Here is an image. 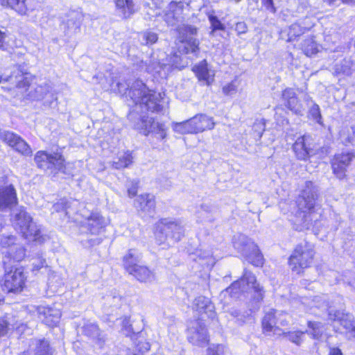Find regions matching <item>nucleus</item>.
<instances>
[{
	"label": "nucleus",
	"mask_w": 355,
	"mask_h": 355,
	"mask_svg": "<svg viewBox=\"0 0 355 355\" xmlns=\"http://www.w3.org/2000/svg\"><path fill=\"white\" fill-rule=\"evenodd\" d=\"M141 254L135 249H130L123 257V262L125 270L128 273H134V270L139 266Z\"/></svg>",
	"instance_id": "obj_20"
},
{
	"label": "nucleus",
	"mask_w": 355,
	"mask_h": 355,
	"mask_svg": "<svg viewBox=\"0 0 355 355\" xmlns=\"http://www.w3.org/2000/svg\"><path fill=\"white\" fill-rule=\"evenodd\" d=\"M85 225L91 234H97L105 226V221L103 218L98 213H92L90 216L87 218Z\"/></svg>",
	"instance_id": "obj_24"
},
{
	"label": "nucleus",
	"mask_w": 355,
	"mask_h": 355,
	"mask_svg": "<svg viewBox=\"0 0 355 355\" xmlns=\"http://www.w3.org/2000/svg\"><path fill=\"white\" fill-rule=\"evenodd\" d=\"M17 193L12 184L0 186V210L11 209L17 205Z\"/></svg>",
	"instance_id": "obj_14"
},
{
	"label": "nucleus",
	"mask_w": 355,
	"mask_h": 355,
	"mask_svg": "<svg viewBox=\"0 0 355 355\" xmlns=\"http://www.w3.org/2000/svg\"><path fill=\"white\" fill-rule=\"evenodd\" d=\"M173 130L180 134L193 133L191 119L183 122L175 123L173 125Z\"/></svg>",
	"instance_id": "obj_45"
},
{
	"label": "nucleus",
	"mask_w": 355,
	"mask_h": 355,
	"mask_svg": "<svg viewBox=\"0 0 355 355\" xmlns=\"http://www.w3.org/2000/svg\"><path fill=\"white\" fill-rule=\"evenodd\" d=\"M282 100L284 105L295 114H300L302 106L293 88L287 87L282 91Z\"/></svg>",
	"instance_id": "obj_15"
},
{
	"label": "nucleus",
	"mask_w": 355,
	"mask_h": 355,
	"mask_svg": "<svg viewBox=\"0 0 355 355\" xmlns=\"http://www.w3.org/2000/svg\"><path fill=\"white\" fill-rule=\"evenodd\" d=\"M26 250L24 248L20 245L17 244L16 245H12L10 250L3 251V253L5 254L3 260L7 261L9 263H11V261L19 262L24 259L26 255Z\"/></svg>",
	"instance_id": "obj_25"
},
{
	"label": "nucleus",
	"mask_w": 355,
	"mask_h": 355,
	"mask_svg": "<svg viewBox=\"0 0 355 355\" xmlns=\"http://www.w3.org/2000/svg\"><path fill=\"white\" fill-rule=\"evenodd\" d=\"M309 137L302 136L297 139L293 146V151L298 159L306 160L312 154Z\"/></svg>",
	"instance_id": "obj_16"
},
{
	"label": "nucleus",
	"mask_w": 355,
	"mask_h": 355,
	"mask_svg": "<svg viewBox=\"0 0 355 355\" xmlns=\"http://www.w3.org/2000/svg\"><path fill=\"white\" fill-rule=\"evenodd\" d=\"M251 244H255L250 239L244 234H239L233 238L234 248L240 251L243 255L246 254L251 248Z\"/></svg>",
	"instance_id": "obj_26"
},
{
	"label": "nucleus",
	"mask_w": 355,
	"mask_h": 355,
	"mask_svg": "<svg viewBox=\"0 0 355 355\" xmlns=\"http://www.w3.org/2000/svg\"><path fill=\"white\" fill-rule=\"evenodd\" d=\"M9 330V324L3 318H0V337L7 334Z\"/></svg>",
	"instance_id": "obj_59"
},
{
	"label": "nucleus",
	"mask_w": 355,
	"mask_h": 355,
	"mask_svg": "<svg viewBox=\"0 0 355 355\" xmlns=\"http://www.w3.org/2000/svg\"><path fill=\"white\" fill-rule=\"evenodd\" d=\"M243 256L251 264L255 266H260L263 264V256L256 244H251L250 251Z\"/></svg>",
	"instance_id": "obj_33"
},
{
	"label": "nucleus",
	"mask_w": 355,
	"mask_h": 355,
	"mask_svg": "<svg viewBox=\"0 0 355 355\" xmlns=\"http://www.w3.org/2000/svg\"><path fill=\"white\" fill-rule=\"evenodd\" d=\"M262 4L268 11L272 13L276 12L277 10L272 0H262Z\"/></svg>",
	"instance_id": "obj_60"
},
{
	"label": "nucleus",
	"mask_w": 355,
	"mask_h": 355,
	"mask_svg": "<svg viewBox=\"0 0 355 355\" xmlns=\"http://www.w3.org/2000/svg\"><path fill=\"white\" fill-rule=\"evenodd\" d=\"M191 123L193 133L202 132L206 130H211L215 125L213 118L205 114L195 116L191 119Z\"/></svg>",
	"instance_id": "obj_18"
},
{
	"label": "nucleus",
	"mask_w": 355,
	"mask_h": 355,
	"mask_svg": "<svg viewBox=\"0 0 355 355\" xmlns=\"http://www.w3.org/2000/svg\"><path fill=\"white\" fill-rule=\"evenodd\" d=\"M35 355H52V351L47 340H40L36 343Z\"/></svg>",
	"instance_id": "obj_41"
},
{
	"label": "nucleus",
	"mask_w": 355,
	"mask_h": 355,
	"mask_svg": "<svg viewBox=\"0 0 355 355\" xmlns=\"http://www.w3.org/2000/svg\"><path fill=\"white\" fill-rule=\"evenodd\" d=\"M306 30L305 28L302 27L298 24H293L287 29L281 33V37L286 40L287 42H291L304 34Z\"/></svg>",
	"instance_id": "obj_28"
},
{
	"label": "nucleus",
	"mask_w": 355,
	"mask_h": 355,
	"mask_svg": "<svg viewBox=\"0 0 355 355\" xmlns=\"http://www.w3.org/2000/svg\"><path fill=\"white\" fill-rule=\"evenodd\" d=\"M142 282H150L153 279V272L146 266L139 265L134 270V273H129Z\"/></svg>",
	"instance_id": "obj_35"
},
{
	"label": "nucleus",
	"mask_w": 355,
	"mask_h": 355,
	"mask_svg": "<svg viewBox=\"0 0 355 355\" xmlns=\"http://www.w3.org/2000/svg\"><path fill=\"white\" fill-rule=\"evenodd\" d=\"M4 289L8 292L17 293L22 291L25 284L26 277L21 268H17L7 261H3Z\"/></svg>",
	"instance_id": "obj_7"
},
{
	"label": "nucleus",
	"mask_w": 355,
	"mask_h": 355,
	"mask_svg": "<svg viewBox=\"0 0 355 355\" xmlns=\"http://www.w3.org/2000/svg\"><path fill=\"white\" fill-rule=\"evenodd\" d=\"M184 3L182 1H171L163 11V19L169 26L176 28L184 21Z\"/></svg>",
	"instance_id": "obj_11"
},
{
	"label": "nucleus",
	"mask_w": 355,
	"mask_h": 355,
	"mask_svg": "<svg viewBox=\"0 0 355 355\" xmlns=\"http://www.w3.org/2000/svg\"><path fill=\"white\" fill-rule=\"evenodd\" d=\"M117 11L123 17H130L134 12V3L132 0H113Z\"/></svg>",
	"instance_id": "obj_31"
},
{
	"label": "nucleus",
	"mask_w": 355,
	"mask_h": 355,
	"mask_svg": "<svg viewBox=\"0 0 355 355\" xmlns=\"http://www.w3.org/2000/svg\"><path fill=\"white\" fill-rule=\"evenodd\" d=\"M309 114L318 124L322 125V115L318 105L313 103L309 110Z\"/></svg>",
	"instance_id": "obj_52"
},
{
	"label": "nucleus",
	"mask_w": 355,
	"mask_h": 355,
	"mask_svg": "<svg viewBox=\"0 0 355 355\" xmlns=\"http://www.w3.org/2000/svg\"><path fill=\"white\" fill-rule=\"evenodd\" d=\"M317 191L312 182H306L305 189L299 196L297 205L300 210L302 212H308L310 215L315 211H318L320 207L315 203L317 198Z\"/></svg>",
	"instance_id": "obj_10"
},
{
	"label": "nucleus",
	"mask_w": 355,
	"mask_h": 355,
	"mask_svg": "<svg viewBox=\"0 0 355 355\" xmlns=\"http://www.w3.org/2000/svg\"><path fill=\"white\" fill-rule=\"evenodd\" d=\"M28 0H0L2 6H9L20 15H26L28 10Z\"/></svg>",
	"instance_id": "obj_30"
},
{
	"label": "nucleus",
	"mask_w": 355,
	"mask_h": 355,
	"mask_svg": "<svg viewBox=\"0 0 355 355\" xmlns=\"http://www.w3.org/2000/svg\"><path fill=\"white\" fill-rule=\"evenodd\" d=\"M301 49L306 56L311 57L318 53L322 46L315 41L314 36H311L303 40Z\"/></svg>",
	"instance_id": "obj_27"
},
{
	"label": "nucleus",
	"mask_w": 355,
	"mask_h": 355,
	"mask_svg": "<svg viewBox=\"0 0 355 355\" xmlns=\"http://www.w3.org/2000/svg\"><path fill=\"white\" fill-rule=\"evenodd\" d=\"M157 40V34L152 31H145L140 34L141 43L146 46L155 44Z\"/></svg>",
	"instance_id": "obj_42"
},
{
	"label": "nucleus",
	"mask_w": 355,
	"mask_h": 355,
	"mask_svg": "<svg viewBox=\"0 0 355 355\" xmlns=\"http://www.w3.org/2000/svg\"><path fill=\"white\" fill-rule=\"evenodd\" d=\"M277 320L273 311H270L264 315L262 320V328L265 334L268 335H282V329L276 326Z\"/></svg>",
	"instance_id": "obj_21"
},
{
	"label": "nucleus",
	"mask_w": 355,
	"mask_h": 355,
	"mask_svg": "<svg viewBox=\"0 0 355 355\" xmlns=\"http://www.w3.org/2000/svg\"><path fill=\"white\" fill-rule=\"evenodd\" d=\"M16 239L13 236H3L1 240V245L4 251L10 250L12 245H16L17 243L15 242Z\"/></svg>",
	"instance_id": "obj_54"
},
{
	"label": "nucleus",
	"mask_w": 355,
	"mask_h": 355,
	"mask_svg": "<svg viewBox=\"0 0 355 355\" xmlns=\"http://www.w3.org/2000/svg\"><path fill=\"white\" fill-rule=\"evenodd\" d=\"M230 314L237 319L238 321L243 322L245 318L244 314H241V311L236 309L232 308L229 311Z\"/></svg>",
	"instance_id": "obj_58"
},
{
	"label": "nucleus",
	"mask_w": 355,
	"mask_h": 355,
	"mask_svg": "<svg viewBox=\"0 0 355 355\" xmlns=\"http://www.w3.org/2000/svg\"><path fill=\"white\" fill-rule=\"evenodd\" d=\"M163 95L164 94L149 89L142 81L138 80L132 83L128 93V96L136 105L139 104L152 112H158L162 110L161 102Z\"/></svg>",
	"instance_id": "obj_3"
},
{
	"label": "nucleus",
	"mask_w": 355,
	"mask_h": 355,
	"mask_svg": "<svg viewBox=\"0 0 355 355\" xmlns=\"http://www.w3.org/2000/svg\"><path fill=\"white\" fill-rule=\"evenodd\" d=\"M133 162V157L130 152H125L120 155L117 161L112 163L113 168L116 169H122L128 167Z\"/></svg>",
	"instance_id": "obj_36"
},
{
	"label": "nucleus",
	"mask_w": 355,
	"mask_h": 355,
	"mask_svg": "<svg viewBox=\"0 0 355 355\" xmlns=\"http://www.w3.org/2000/svg\"><path fill=\"white\" fill-rule=\"evenodd\" d=\"M148 128V134L150 132L153 133L162 139H164L166 137L164 125L163 123L155 122L153 118H152V123L150 124L149 128Z\"/></svg>",
	"instance_id": "obj_38"
},
{
	"label": "nucleus",
	"mask_w": 355,
	"mask_h": 355,
	"mask_svg": "<svg viewBox=\"0 0 355 355\" xmlns=\"http://www.w3.org/2000/svg\"><path fill=\"white\" fill-rule=\"evenodd\" d=\"M214 211V207L211 205L202 204L196 212L198 221L200 223L214 222L215 220Z\"/></svg>",
	"instance_id": "obj_29"
},
{
	"label": "nucleus",
	"mask_w": 355,
	"mask_h": 355,
	"mask_svg": "<svg viewBox=\"0 0 355 355\" xmlns=\"http://www.w3.org/2000/svg\"><path fill=\"white\" fill-rule=\"evenodd\" d=\"M228 349L223 345H217L208 349L207 355H227Z\"/></svg>",
	"instance_id": "obj_50"
},
{
	"label": "nucleus",
	"mask_w": 355,
	"mask_h": 355,
	"mask_svg": "<svg viewBox=\"0 0 355 355\" xmlns=\"http://www.w3.org/2000/svg\"><path fill=\"white\" fill-rule=\"evenodd\" d=\"M315 251L312 245L308 243H300L296 246L289 257L288 263L291 270L297 274L311 266Z\"/></svg>",
	"instance_id": "obj_6"
},
{
	"label": "nucleus",
	"mask_w": 355,
	"mask_h": 355,
	"mask_svg": "<svg viewBox=\"0 0 355 355\" xmlns=\"http://www.w3.org/2000/svg\"><path fill=\"white\" fill-rule=\"evenodd\" d=\"M83 332L85 335L92 338H96L100 335L99 329L94 323H87L85 325Z\"/></svg>",
	"instance_id": "obj_49"
},
{
	"label": "nucleus",
	"mask_w": 355,
	"mask_h": 355,
	"mask_svg": "<svg viewBox=\"0 0 355 355\" xmlns=\"http://www.w3.org/2000/svg\"><path fill=\"white\" fill-rule=\"evenodd\" d=\"M184 229L178 220L162 218L156 223L155 241L158 245H171L182 239Z\"/></svg>",
	"instance_id": "obj_5"
},
{
	"label": "nucleus",
	"mask_w": 355,
	"mask_h": 355,
	"mask_svg": "<svg viewBox=\"0 0 355 355\" xmlns=\"http://www.w3.org/2000/svg\"><path fill=\"white\" fill-rule=\"evenodd\" d=\"M19 136L10 131L6 130H0V139L10 147L14 145L16 140L19 139Z\"/></svg>",
	"instance_id": "obj_44"
},
{
	"label": "nucleus",
	"mask_w": 355,
	"mask_h": 355,
	"mask_svg": "<svg viewBox=\"0 0 355 355\" xmlns=\"http://www.w3.org/2000/svg\"><path fill=\"white\" fill-rule=\"evenodd\" d=\"M313 301L315 307L327 311L328 321L338 322L349 338H355V322L352 315L342 309L340 305L343 304V300L341 297L329 300L327 295L316 296Z\"/></svg>",
	"instance_id": "obj_2"
},
{
	"label": "nucleus",
	"mask_w": 355,
	"mask_h": 355,
	"mask_svg": "<svg viewBox=\"0 0 355 355\" xmlns=\"http://www.w3.org/2000/svg\"><path fill=\"white\" fill-rule=\"evenodd\" d=\"M33 270L38 271L42 268L46 266V259L42 256L38 255L37 257L33 259Z\"/></svg>",
	"instance_id": "obj_55"
},
{
	"label": "nucleus",
	"mask_w": 355,
	"mask_h": 355,
	"mask_svg": "<svg viewBox=\"0 0 355 355\" xmlns=\"http://www.w3.org/2000/svg\"><path fill=\"white\" fill-rule=\"evenodd\" d=\"M188 340L193 345L204 347L208 342V334L205 325L200 322H196L188 329Z\"/></svg>",
	"instance_id": "obj_12"
},
{
	"label": "nucleus",
	"mask_w": 355,
	"mask_h": 355,
	"mask_svg": "<svg viewBox=\"0 0 355 355\" xmlns=\"http://www.w3.org/2000/svg\"><path fill=\"white\" fill-rule=\"evenodd\" d=\"M253 289L255 292L259 293V297L262 299V288L257 283L254 275L248 270H245L241 279L235 281L232 285L227 288L225 293H230L232 297H236L239 292H245L249 289Z\"/></svg>",
	"instance_id": "obj_9"
},
{
	"label": "nucleus",
	"mask_w": 355,
	"mask_h": 355,
	"mask_svg": "<svg viewBox=\"0 0 355 355\" xmlns=\"http://www.w3.org/2000/svg\"><path fill=\"white\" fill-rule=\"evenodd\" d=\"M137 192V182H135L132 186L128 189V193L129 197L132 198L136 196Z\"/></svg>",
	"instance_id": "obj_63"
},
{
	"label": "nucleus",
	"mask_w": 355,
	"mask_h": 355,
	"mask_svg": "<svg viewBox=\"0 0 355 355\" xmlns=\"http://www.w3.org/2000/svg\"><path fill=\"white\" fill-rule=\"evenodd\" d=\"M329 355H343L341 350L338 347H331Z\"/></svg>",
	"instance_id": "obj_64"
},
{
	"label": "nucleus",
	"mask_w": 355,
	"mask_h": 355,
	"mask_svg": "<svg viewBox=\"0 0 355 355\" xmlns=\"http://www.w3.org/2000/svg\"><path fill=\"white\" fill-rule=\"evenodd\" d=\"M0 85L1 87L12 92L15 97H28L33 100H42L49 92L50 86L44 83L36 85L30 92H28L31 85V76L24 72L20 66H12L6 69L0 75Z\"/></svg>",
	"instance_id": "obj_1"
},
{
	"label": "nucleus",
	"mask_w": 355,
	"mask_h": 355,
	"mask_svg": "<svg viewBox=\"0 0 355 355\" xmlns=\"http://www.w3.org/2000/svg\"><path fill=\"white\" fill-rule=\"evenodd\" d=\"M35 161L40 168L49 174L56 173L64 166L63 157L58 153L49 154L45 151H39L35 156Z\"/></svg>",
	"instance_id": "obj_8"
},
{
	"label": "nucleus",
	"mask_w": 355,
	"mask_h": 355,
	"mask_svg": "<svg viewBox=\"0 0 355 355\" xmlns=\"http://www.w3.org/2000/svg\"><path fill=\"white\" fill-rule=\"evenodd\" d=\"M239 85V82L236 79L233 80L223 87V93L226 96H231L236 94Z\"/></svg>",
	"instance_id": "obj_48"
},
{
	"label": "nucleus",
	"mask_w": 355,
	"mask_h": 355,
	"mask_svg": "<svg viewBox=\"0 0 355 355\" xmlns=\"http://www.w3.org/2000/svg\"><path fill=\"white\" fill-rule=\"evenodd\" d=\"M13 225L21 235L26 239L33 240L42 243L46 240V236L42 234L41 227L33 220L31 215L20 207L14 211Z\"/></svg>",
	"instance_id": "obj_4"
},
{
	"label": "nucleus",
	"mask_w": 355,
	"mask_h": 355,
	"mask_svg": "<svg viewBox=\"0 0 355 355\" xmlns=\"http://www.w3.org/2000/svg\"><path fill=\"white\" fill-rule=\"evenodd\" d=\"M305 334L306 332L302 331H294L288 332L282 331V335L287 338L289 341L297 346L301 345L304 342Z\"/></svg>",
	"instance_id": "obj_37"
},
{
	"label": "nucleus",
	"mask_w": 355,
	"mask_h": 355,
	"mask_svg": "<svg viewBox=\"0 0 355 355\" xmlns=\"http://www.w3.org/2000/svg\"><path fill=\"white\" fill-rule=\"evenodd\" d=\"M266 123L263 119L256 120L252 126V131L255 138L260 139L265 131Z\"/></svg>",
	"instance_id": "obj_47"
},
{
	"label": "nucleus",
	"mask_w": 355,
	"mask_h": 355,
	"mask_svg": "<svg viewBox=\"0 0 355 355\" xmlns=\"http://www.w3.org/2000/svg\"><path fill=\"white\" fill-rule=\"evenodd\" d=\"M150 123H152V117L144 116L141 119L140 122L137 124V128L140 129L144 135H148V128H149Z\"/></svg>",
	"instance_id": "obj_53"
},
{
	"label": "nucleus",
	"mask_w": 355,
	"mask_h": 355,
	"mask_svg": "<svg viewBox=\"0 0 355 355\" xmlns=\"http://www.w3.org/2000/svg\"><path fill=\"white\" fill-rule=\"evenodd\" d=\"M148 128V134L150 132L153 133L162 139H164L166 137L164 125L163 123L155 122L153 118H152V123L150 124L149 128Z\"/></svg>",
	"instance_id": "obj_39"
},
{
	"label": "nucleus",
	"mask_w": 355,
	"mask_h": 355,
	"mask_svg": "<svg viewBox=\"0 0 355 355\" xmlns=\"http://www.w3.org/2000/svg\"><path fill=\"white\" fill-rule=\"evenodd\" d=\"M12 148L24 155H29L32 153L30 146L20 137H19V139L16 140Z\"/></svg>",
	"instance_id": "obj_43"
},
{
	"label": "nucleus",
	"mask_w": 355,
	"mask_h": 355,
	"mask_svg": "<svg viewBox=\"0 0 355 355\" xmlns=\"http://www.w3.org/2000/svg\"><path fill=\"white\" fill-rule=\"evenodd\" d=\"M148 128V134L150 132L153 133L162 139H164L166 137L164 125L163 123L155 122L153 118H152V123L150 124L149 128Z\"/></svg>",
	"instance_id": "obj_40"
},
{
	"label": "nucleus",
	"mask_w": 355,
	"mask_h": 355,
	"mask_svg": "<svg viewBox=\"0 0 355 355\" xmlns=\"http://www.w3.org/2000/svg\"><path fill=\"white\" fill-rule=\"evenodd\" d=\"M135 206L143 212L151 214L155 207V198L150 194L140 195L136 198Z\"/></svg>",
	"instance_id": "obj_23"
},
{
	"label": "nucleus",
	"mask_w": 355,
	"mask_h": 355,
	"mask_svg": "<svg viewBox=\"0 0 355 355\" xmlns=\"http://www.w3.org/2000/svg\"><path fill=\"white\" fill-rule=\"evenodd\" d=\"M83 19V15L78 11H71L67 15V18L63 21V29L67 34H74L80 29Z\"/></svg>",
	"instance_id": "obj_17"
},
{
	"label": "nucleus",
	"mask_w": 355,
	"mask_h": 355,
	"mask_svg": "<svg viewBox=\"0 0 355 355\" xmlns=\"http://www.w3.org/2000/svg\"><path fill=\"white\" fill-rule=\"evenodd\" d=\"M209 20L210 21L213 30H224V25L220 22V21L216 16L209 15Z\"/></svg>",
	"instance_id": "obj_57"
},
{
	"label": "nucleus",
	"mask_w": 355,
	"mask_h": 355,
	"mask_svg": "<svg viewBox=\"0 0 355 355\" xmlns=\"http://www.w3.org/2000/svg\"><path fill=\"white\" fill-rule=\"evenodd\" d=\"M150 348L149 343L146 342L144 338L139 336L135 342V355H143L147 352Z\"/></svg>",
	"instance_id": "obj_46"
},
{
	"label": "nucleus",
	"mask_w": 355,
	"mask_h": 355,
	"mask_svg": "<svg viewBox=\"0 0 355 355\" xmlns=\"http://www.w3.org/2000/svg\"><path fill=\"white\" fill-rule=\"evenodd\" d=\"M199 80H205L209 85L214 80V76L210 73L207 69V64L205 61L200 62L193 68Z\"/></svg>",
	"instance_id": "obj_32"
},
{
	"label": "nucleus",
	"mask_w": 355,
	"mask_h": 355,
	"mask_svg": "<svg viewBox=\"0 0 355 355\" xmlns=\"http://www.w3.org/2000/svg\"><path fill=\"white\" fill-rule=\"evenodd\" d=\"M193 307L199 313H205L209 318H213L215 315L214 306L209 298L205 296H199L193 302Z\"/></svg>",
	"instance_id": "obj_22"
},
{
	"label": "nucleus",
	"mask_w": 355,
	"mask_h": 355,
	"mask_svg": "<svg viewBox=\"0 0 355 355\" xmlns=\"http://www.w3.org/2000/svg\"><path fill=\"white\" fill-rule=\"evenodd\" d=\"M178 31L180 34H182L183 35H194L197 33V28L193 26L190 25H185V24H180L177 28Z\"/></svg>",
	"instance_id": "obj_51"
},
{
	"label": "nucleus",
	"mask_w": 355,
	"mask_h": 355,
	"mask_svg": "<svg viewBox=\"0 0 355 355\" xmlns=\"http://www.w3.org/2000/svg\"><path fill=\"white\" fill-rule=\"evenodd\" d=\"M119 92L121 94H126L127 91H130V88L128 89L129 85L125 83H117Z\"/></svg>",
	"instance_id": "obj_62"
},
{
	"label": "nucleus",
	"mask_w": 355,
	"mask_h": 355,
	"mask_svg": "<svg viewBox=\"0 0 355 355\" xmlns=\"http://www.w3.org/2000/svg\"><path fill=\"white\" fill-rule=\"evenodd\" d=\"M345 141L352 145H355V127L351 128V132L345 139Z\"/></svg>",
	"instance_id": "obj_61"
},
{
	"label": "nucleus",
	"mask_w": 355,
	"mask_h": 355,
	"mask_svg": "<svg viewBox=\"0 0 355 355\" xmlns=\"http://www.w3.org/2000/svg\"><path fill=\"white\" fill-rule=\"evenodd\" d=\"M307 327L308 329L305 331L306 334L310 335L315 340L321 338L324 330V325L322 322L309 321Z\"/></svg>",
	"instance_id": "obj_34"
},
{
	"label": "nucleus",
	"mask_w": 355,
	"mask_h": 355,
	"mask_svg": "<svg viewBox=\"0 0 355 355\" xmlns=\"http://www.w3.org/2000/svg\"><path fill=\"white\" fill-rule=\"evenodd\" d=\"M354 155L352 153H338L335 155L331 161V167L334 173L339 179L345 177L347 168L350 164Z\"/></svg>",
	"instance_id": "obj_13"
},
{
	"label": "nucleus",
	"mask_w": 355,
	"mask_h": 355,
	"mask_svg": "<svg viewBox=\"0 0 355 355\" xmlns=\"http://www.w3.org/2000/svg\"><path fill=\"white\" fill-rule=\"evenodd\" d=\"M38 313L42 316L44 322L48 326H55L60 321L61 312L58 309L49 306H41L38 309Z\"/></svg>",
	"instance_id": "obj_19"
},
{
	"label": "nucleus",
	"mask_w": 355,
	"mask_h": 355,
	"mask_svg": "<svg viewBox=\"0 0 355 355\" xmlns=\"http://www.w3.org/2000/svg\"><path fill=\"white\" fill-rule=\"evenodd\" d=\"M198 50V42L196 40L191 39L184 46V53H196Z\"/></svg>",
	"instance_id": "obj_56"
}]
</instances>
